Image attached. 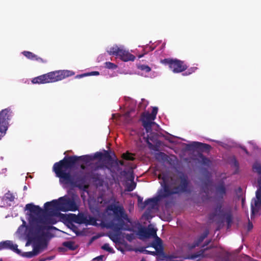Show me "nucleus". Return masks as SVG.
Returning <instances> with one entry per match:
<instances>
[{"mask_svg":"<svg viewBox=\"0 0 261 261\" xmlns=\"http://www.w3.org/2000/svg\"><path fill=\"white\" fill-rule=\"evenodd\" d=\"M158 177L162 180L161 183L162 189L159 191V195L156 197L145 200L143 203V208L151 203L156 204L160 200L173 195L191 192L188 176L183 173H179L175 177L169 176L166 174H160Z\"/></svg>","mask_w":261,"mask_h":261,"instance_id":"f257e3e1","label":"nucleus"},{"mask_svg":"<svg viewBox=\"0 0 261 261\" xmlns=\"http://www.w3.org/2000/svg\"><path fill=\"white\" fill-rule=\"evenodd\" d=\"M25 210L28 211V220L32 226V236H29L26 246L29 242L39 241L44 236V230L47 229L45 226L39 223H43L41 215L43 210L38 205L33 203H28L25 205Z\"/></svg>","mask_w":261,"mask_h":261,"instance_id":"f03ea898","label":"nucleus"},{"mask_svg":"<svg viewBox=\"0 0 261 261\" xmlns=\"http://www.w3.org/2000/svg\"><path fill=\"white\" fill-rule=\"evenodd\" d=\"M72 168L54 164L53 167V171L55 172L56 177L59 178V181L61 184L70 185L84 190L88 189L89 186L88 184H86V176H77L74 179L69 171Z\"/></svg>","mask_w":261,"mask_h":261,"instance_id":"7ed1b4c3","label":"nucleus"},{"mask_svg":"<svg viewBox=\"0 0 261 261\" xmlns=\"http://www.w3.org/2000/svg\"><path fill=\"white\" fill-rule=\"evenodd\" d=\"M108 210L113 212L114 219L118 222L117 223L110 222L108 226L109 228L116 232H119L121 230H132L131 227L127 224V223H131V220L122 206L111 204L108 206Z\"/></svg>","mask_w":261,"mask_h":261,"instance_id":"20e7f679","label":"nucleus"},{"mask_svg":"<svg viewBox=\"0 0 261 261\" xmlns=\"http://www.w3.org/2000/svg\"><path fill=\"white\" fill-rule=\"evenodd\" d=\"M75 72L69 70H59L49 72L33 79L34 84H46L55 83L65 78L73 76Z\"/></svg>","mask_w":261,"mask_h":261,"instance_id":"39448f33","label":"nucleus"},{"mask_svg":"<svg viewBox=\"0 0 261 261\" xmlns=\"http://www.w3.org/2000/svg\"><path fill=\"white\" fill-rule=\"evenodd\" d=\"M46 206H49L58 212L75 211L77 209L75 201L69 197H61L58 200H53L45 203Z\"/></svg>","mask_w":261,"mask_h":261,"instance_id":"423d86ee","label":"nucleus"},{"mask_svg":"<svg viewBox=\"0 0 261 261\" xmlns=\"http://www.w3.org/2000/svg\"><path fill=\"white\" fill-rule=\"evenodd\" d=\"M156 231L157 229L154 228H150L149 226L147 228L141 227L138 230V234L141 239L150 237L154 238V240L151 243L150 246L154 248L157 251H159L160 250L163 251V242L162 239L158 237Z\"/></svg>","mask_w":261,"mask_h":261,"instance_id":"0eeeda50","label":"nucleus"},{"mask_svg":"<svg viewBox=\"0 0 261 261\" xmlns=\"http://www.w3.org/2000/svg\"><path fill=\"white\" fill-rule=\"evenodd\" d=\"M213 216H217L220 219L225 220L227 229L229 228L233 223V216L232 208L230 206L222 207L221 204H217L215 207Z\"/></svg>","mask_w":261,"mask_h":261,"instance_id":"6e6552de","label":"nucleus"},{"mask_svg":"<svg viewBox=\"0 0 261 261\" xmlns=\"http://www.w3.org/2000/svg\"><path fill=\"white\" fill-rule=\"evenodd\" d=\"M79 161L88 163L93 161L92 155H84L79 156L76 155L65 156L63 159L55 164L63 165L65 167L74 168L75 164Z\"/></svg>","mask_w":261,"mask_h":261,"instance_id":"1a4fd4ad","label":"nucleus"},{"mask_svg":"<svg viewBox=\"0 0 261 261\" xmlns=\"http://www.w3.org/2000/svg\"><path fill=\"white\" fill-rule=\"evenodd\" d=\"M162 63L168 65L169 68L174 73H179L185 71L188 66L182 61L176 59H165L162 61Z\"/></svg>","mask_w":261,"mask_h":261,"instance_id":"9d476101","label":"nucleus"},{"mask_svg":"<svg viewBox=\"0 0 261 261\" xmlns=\"http://www.w3.org/2000/svg\"><path fill=\"white\" fill-rule=\"evenodd\" d=\"M211 240L205 242L202 245L203 249H200L198 251L188 255L184 257L185 259H195L199 258V259L203 258H211L213 256L214 253L212 252H208L207 251L212 248V247H205L211 242Z\"/></svg>","mask_w":261,"mask_h":261,"instance_id":"9b49d317","label":"nucleus"},{"mask_svg":"<svg viewBox=\"0 0 261 261\" xmlns=\"http://www.w3.org/2000/svg\"><path fill=\"white\" fill-rule=\"evenodd\" d=\"M11 109L8 108L0 112V132L5 135L8 128V120L10 119Z\"/></svg>","mask_w":261,"mask_h":261,"instance_id":"f8f14e48","label":"nucleus"},{"mask_svg":"<svg viewBox=\"0 0 261 261\" xmlns=\"http://www.w3.org/2000/svg\"><path fill=\"white\" fill-rule=\"evenodd\" d=\"M44 208L46 213V215L43 219L44 224H55L57 222V220L54 217H59L62 214L58 212L57 210H55L54 208H52L49 206H46L44 205Z\"/></svg>","mask_w":261,"mask_h":261,"instance_id":"ddd939ff","label":"nucleus"},{"mask_svg":"<svg viewBox=\"0 0 261 261\" xmlns=\"http://www.w3.org/2000/svg\"><path fill=\"white\" fill-rule=\"evenodd\" d=\"M140 120L146 133H151L152 132V125L154 124V122L152 121L154 120H152V116L150 115V113L148 112L142 113Z\"/></svg>","mask_w":261,"mask_h":261,"instance_id":"4468645a","label":"nucleus"},{"mask_svg":"<svg viewBox=\"0 0 261 261\" xmlns=\"http://www.w3.org/2000/svg\"><path fill=\"white\" fill-rule=\"evenodd\" d=\"M88 175L90 179L92 180V182L96 187H102L104 183V178L103 176L94 171H91L88 173Z\"/></svg>","mask_w":261,"mask_h":261,"instance_id":"2eb2a0df","label":"nucleus"},{"mask_svg":"<svg viewBox=\"0 0 261 261\" xmlns=\"http://www.w3.org/2000/svg\"><path fill=\"white\" fill-rule=\"evenodd\" d=\"M87 215L80 213L76 215L74 214H70L68 216L67 220L70 222H75L77 224H86L87 221Z\"/></svg>","mask_w":261,"mask_h":261,"instance_id":"dca6fc26","label":"nucleus"},{"mask_svg":"<svg viewBox=\"0 0 261 261\" xmlns=\"http://www.w3.org/2000/svg\"><path fill=\"white\" fill-rule=\"evenodd\" d=\"M17 247V245L16 244H13V242L11 241L7 240L0 242V250L10 249L20 254L21 251L18 249Z\"/></svg>","mask_w":261,"mask_h":261,"instance_id":"f3484780","label":"nucleus"},{"mask_svg":"<svg viewBox=\"0 0 261 261\" xmlns=\"http://www.w3.org/2000/svg\"><path fill=\"white\" fill-rule=\"evenodd\" d=\"M188 146L191 149H198L202 152H209L212 148V147L210 145L199 142H193L191 144H189Z\"/></svg>","mask_w":261,"mask_h":261,"instance_id":"a211bd4d","label":"nucleus"},{"mask_svg":"<svg viewBox=\"0 0 261 261\" xmlns=\"http://www.w3.org/2000/svg\"><path fill=\"white\" fill-rule=\"evenodd\" d=\"M32 242V241H31ZM33 244V250L35 253L37 255L39 254L44 249L47 247V244L45 242H42L41 240L39 241L36 240L32 241ZM30 242H29V243Z\"/></svg>","mask_w":261,"mask_h":261,"instance_id":"6ab92c4d","label":"nucleus"},{"mask_svg":"<svg viewBox=\"0 0 261 261\" xmlns=\"http://www.w3.org/2000/svg\"><path fill=\"white\" fill-rule=\"evenodd\" d=\"M122 61L124 62L134 61L136 58L135 56L121 47L118 56Z\"/></svg>","mask_w":261,"mask_h":261,"instance_id":"aec40b11","label":"nucleus"},{"mask_svg":"<svg viewBox=\"0 0 261 261\" xmlns=\"http://www.w3.org/2000/svg\"><path fill=\"white\" fill-rule=\"evenodd\" d=\"M251 218L252 219L253 217L261 209V199H254L251 203Z\"/></svg>","mask_w":261,"mask_h":261,"instance_id":"412c9836","label":"nucleus"},{"mask_svg":"<svg viewBox=\"0 0 261 261\" xmlns=\"http://www.w3.org/2000/svg\"><path fill=\"white\" fill-rule=\"evenodd\" d=\"M216 195L218 198L223 199L226 194V189L223 182H222L216 186Z\"/></svg>","mask_w":261,"mask_h":261,"instance_id":"4be33fe9","label":"nucleus"},{"mask_svg":"<svg viewBox=\"0 0 261 261\" xmlns=\"http://www.w3.org/2000/svg\"><path fill=\"white\" fill-rule=\"evenodd\" d=\"M93 161L96 159H107L108 160H112V156L108 150H104V153L101 152H96L93 155H92Z\"/></svg>","mask_w":261,"mask_h":261,"instance_id":"5701e85b","label":"nucleus"},{"mask_svg":"<svg viewBox=\"0 0 261 261\" xmlns=\"http://www.w3.org/2000/svg\"><path fill=\"white\" fill-rule=\"evenodd\" d=\"M209 233V231L208 230H205L203 233H202L200 236H199L196 240H195L193 243L189 246V248L190 249H192L195 248L196 247H198L200 244L204 240L205 238H206Z\"/></svg>","mask_w":261,"mask_h":261,"instance_id":"b1692460","label":"nucleus"},{"mask_svg":"<svg viewBox=\"0 0 261 261\" xmlns=\"http://www.w3.org/2000/svg\"><path fill=\"white\" fill-rule=\"evenodd\" d=\"M22 54L28 59L31 60H36L42 63L46 62V61H44L43 59L40 57H38L37 55H35L34 53L31 51H24L22 52Z\"/></svg>","mask_w":261,"mask_h":261,"instance_id":"393cba45","label":"nucleus"},{"mask_svg":"<svg viewBox=\"0 0 261 261\" xmlns=\"http://www.w3.org/2000/svg\"><path fill=\"white\" fill-rule=\"evenodd\" d=\"M121 48V47L115 45L111 47L107 51L110 55H115L118 57Z\"/></svg>","mask_w":261,"mask_h":261,"instance_id":"a878e982","label":"nucleus"},{"mask_svg":"<svg viewBox=\"0 0 261 261\" xmlns=\"http://www.w3.org/2000/svg\"><path fill=\"white\" fill-rule=\"evenodd\" d=\"M115 233H110L108 235L109 238L114 243H119V240H120V237H119V236H120V231L119 232H116L115 231Z\"/></svg>","mask_w":261,"mask_h":261,"instance_id":"bb28decb","label":"nucleus"},{"mask_svg":"<svg viewBox=\"0 0 261 261\" xmlns=\"http://www.w3.org/2000/svg\"><path fill=\"white\" fill-rule=\"evenodd\" d=\"M105 168H107L111 172H112V166H109L108 163L106 165H105L103 164H100L96 166H95L92 171H94V172H96L98 169H103Z\"/></svg>","mask_w":261,"mask_h":261,"instance_id":"cd10ccee","label":"nucleus"},{"mask_svg":"<svg viewBox=\"0 0 261 261\" xmlns=\"http://www.w3.org/2000/svg\"><path fill=\"white\" fill-rule=\"evenodd\" d=\"M134 154L130 153L129 151H126L125 153H123L121 155V158L127 161H134L135 158L134 156Z\"/></svg>","mask_w":261,"mask_h":261,"instance_id":"c85d7f7f","label":"nucleus"},{"mask_svg":"<svg viewBox=\"0 0 261 261\" xmlns=\"http://www.w3.org/2000/svg\"><path fill=\"white\" fill-rule=\"evenodd\" d=\"M86 223L85 224L86 225H96V219L94 217L91 216H87V221H86Z\"/></svg>","mask_w":261,"mask_h":261,"instance_id":"c756f323","label":"nucleus"},{"mask_svg":"<svg viewBox=\"0 0 261 261\" xmlns=\"http://www.w3.org/2000/svg\"><path fill=\"white\" fill-rule=\"evenodd\" d=\"M199 157L201 159L202 164L207 166H209L211 164V160L207 158L204 156L202 154H199Z\"/></svg>","mask_w":261,"mask_h":261,"instance_id":"7c9ffc66","label":"nucleus"},{"mask_svg":"<svg viewBox=\"0 0 261 261\" xmlns=\"http://www.w3.org/2000/svg\"><path fill=\"white\" fill-rule=\"evenodd\" d=\"M110 162L108 163V165L109 166H112V168L113 167H115L116 168H117V169L118 170H119V162H118V160L117 159H113V158H112V160H108Z\"/></svg>","mask_w":261,"mask_h":261,"instance_id":"2f4dec72","label":"nucleus"},{"mask_svg":"<svg viewBox=\"0 0 261 261\" xmlns=\"http://www.w3.org/2000/svg\"><path fill=\"white\" fill-rule=\"evenodd\" d=\"M63 245L71 250H74L76 247L74 245V243L72 241H67L63 243Z\"/></svg>","mask_w":261,"mask_h":261,"instance_id":"473e14b6","label":"nucleus"},{"mask_svg":"<svg viewBox=\"0 0 261 261\" xmlns=\"http://www.w3.org/2000/svg\"><path fill=\"white\" fill-rule=\"evenodd\" d=\"M254 172L257 173L258 174H261V165L258 163H255L252 166Z\"/></svg>","mask_w":261,"mask_h":261,"instance_id":"72a5a7b5","label":"nucleus"},{"mask_svg":"<svg viewBox=\"0 0 261 261\" xmlns=\"http://www.w3.org/2000/svg\"><path fill=\"white\" fill-rule=\"evenodd\" d=\"M138 69L145 71L146 72H149L151 71V68L146 65L140 64L137 66Z\"/></svg>","mask_w":261,"mask_h":261,"instance_id":"f704fd0d","label":"nucleus"},{"mask_svg":"<svg viewBox=\"0 0 261 261\" xmlns=\"http://www.w3.org/2000/svg\"><path fill=\"white\" fill-rule=\"evenodd\" d=\"M21 256L27 258H32L35 256H36V254L35 253L34 251H29V252H24L21 254Z\"/></svg>","mask_w":261,"mask_h":261,"instance_id":"c9c22d12","label":"nucleus"},{"mask_svg":"<svg viewBox=\"0 0 261 261\" xmlns=\"http://www.w3.org/2000/svg\"><path fill=\"white\" fill-rule=\"evenodd\" d=\"M136 187V184L132 181L126 185V190L128 192H131L135 189Z\"/></svg>","mask_w":261,"mask_h":261,"instance_id":"e433bc0d","label":"nucleus"},{"mask_svg":"<svg viewBox=\"0 0 261 261\" xmlns=\"http://www.w3.org/2000/svg\"><path fill=\"white\" fill-rule=\"evenodd\" d=\"M5 197L6 200H8L9 201L12 202L14 201L15 199V197L13 193H11L10 191H8L5 195Z\"/></svg>","mask_w":261,"mask_h":261,"instance_id":"4c0bfd02","label":"nucleus"},{"mask_svg":"<svg viewBox=\"0 0 261 261\" xmlns=\"http://www.w3.org/2000/svg\"><path fill=\"white\" fill-rule=\"evenodd\" d=\"M101 248L103 250L107 251H108L109 252H110V253H114V251L113 249V248L110 247V246H109V244H108V243L104 244L102 246Z\"/></svg>","mask_w":261,"mask_h":261,"instance_id":"58836bf2","label":"nucleus"},{"mask_svg":"<svg viewBox=\"0 0 261 261\" xmlns=\"http://www.w3.org/2000/svg\"><path fill=\"white\" fill-rule=\"evenodd\" d=\"M105 64V67L108 69H116L117 67L116 65L110 62H106Z\"/></svg>","mask_w":261,"mask_h":261,"instance_id":"ea45409f","label":"nucleus"},{"mask_svg":"<svg viewBox=\"0 0 261 261\" xmlns=\"http://www.w3.org/2000/svg\"><path fill=\"white\" fill-rule=\"evenodd\" d=\"M147 105V102L144 99H142V101L139 105V108L140 110L145 109Z\"/></svg>","mask_w":261,"mask_h":261,"instance_id":"a19ab883","label":"nucleus"},{"mask_svg":"<svg viewBox=\"0 0 261 261\" xmlns=\"http://www.w3.org/2000/svg\"><path fill=\"white\" fill-rule=\"evenodd\" d=\"M158 109L157 107H153L150 115L152 116V120H154L158 113Z\"/></svg>","mask_w":261,"mask_h":261,"instance_id":"79ce46f5","label":"nucleus"},{"mask_svg":"<svg viewBox=\"0 0 261 261\" xmlns=\"http://www.w3.org/2000/svg\"><path fill=\"white\" fill-rule=\"evenodd\" d=\"M255 199H261V186H258L257 191L255 192Z\"/></svg>","mask_w":261,"mask_h":261,"instance_id":"37998d69","label":"nucleus"},{"mask_svg":"<svg viewBox=\"0 0 261 261\" xmlns=\"http://www.w3.org/2000/svg\"><path fill=\"white\" fill-rule=\"evenodd\" d=\"M167 156V155L162 152H160L159 153H157L156 155V158L157 159H159L160 158L162 159H165Z\"/></svg>","mask_w":261,"mask_h":261,"instance_id":"c03bdc74","label":"nucleus"},{"mask_svg":"<svg viewBox=\"0 0 261 261\" xmlns=\"http://www.w3.org/2000/svg\"><path fill=\"white\" fill-rule=\"evenodd\" d=\"M125 238L127 241L131 242L135 239V236L133 233L126 234L125 236Z\"/></svg>","mask_w":261,"mask_h":261,"instance_id":"a18cd8bd","label":"nucleus"},{"mask_svg":"<svg viewBox=\"0 0 261 261\" xmlns=\"http://www.w3.org/2000/svg\"><path fill=\"white\" fill-rule=\"evenodd\" d=\"M146 254L152 255H155L156 254L155 251H151L147 250H144L143 251Z\"/></svg>","mask_w":261,"mask_h":261,"instance_id":"49530a36","label":"nucleus"},{"mask_svg":"<svg viewBox=\"0 0 261 261\" xmlns=\"http://www.w3.org/2000/svg\"><path fill=\"white\" fill-rule=\"evenodd\" d=\"M87 76H91V75H98L99 74V72L98 71H92L90 72H88Z\"/></svg>","mask_w":261,"mask_h":261,"instance_id":"de8ad7c7","label":"nucleus"},{"mask_svg":"<svg viewBox=\"0 0 261 261\" xmlns=\"http://www.w3.org/2000/svg\"><path fill=\"white\" fill-rule=\"evenodd\" d=\"M85 76H87V73H84V74L76 75L75 76V79H80V78H82V77H85Z\"/></svg>","mask_w":261,"mask_h":261,"instance_id":"09e8293b","label":"nucleus"},{"mask_svg":"<svg viewBox=\"0 0 261 261\" xmlns=\"http://www.w3.org/2000/svg\"><path fill=\"white\" fill-rule=\"evenodd\" d=\"M103 255H99L98 256H97L95 258H94L93 259V260H102L103 257Z\"/></svg>","mask_w":261,"mask_h":261,"instance_id":"8fccbe9b","label":"nucleus"},{"mask_svg":"<svg viewBox=\"0 0 261 261\" xmlns=\"http://www.w3.org/2000/svg\"><path fill=\"white\" fill-rule=\"evenodd\" d=\"M196 69H197L196 67H192V68H190L189 69H188V71H189L191 72V73L192 74V73L194 72Z\"/></svg>","mask_w":261,"mask_h":261,"instance_id":"3c124183","label":"nucleus"},{"mask_svg":"<svg viewBox=\"0 0 261 261\" xmlns=\"http://www.w3.org/2000/svg\"><path fill=\"white\" fill-rule=\"evenodd\" d=\"M138 202L139 204L142 203L143 202V198H142L140 196H138Z\"/></svg>","mask_w":261,"mask_h":261,"instance_id":"603ef678","label":"nucleus"},{"mask_svg":"<svg viewBox=\"0 0 261 261\" xmlns=\"http://www.w3.org/2000/svg\"><path fill=\"white\" fill-rule=\"evenodd\" d=\"M146 142L150 148H151L153 146V145L152 144V143L149 142V141H148V138L147 139Z\"/></svg>","mask_w":261,"mask_h":261,"instance_id":"864d4df0","label":"nucleus"},{"mask_svg":"<svg viewBox=\"0 0 261 261\" xmlns=\"http://www.w3.org/2000/svg\"><path fill=\"white\" fill-rule=\"evenodd\" d=\"M69 223L70 224V226L72 227V228H74L75 229H76L77 227L74 225V224L73 223V222H70L69 221H68Z\"/></svg>","mask_w":261,"mask_h":261,"instance_id":"5fc2aeb1","label":"nucleus"},{"mask_svg":"<svg viewBox=\"0 0 261 261\" xmlns=\"http://www.w3.org/2000/svg\"><path fill=\"white\" fill-rule=\"evenodd\" d=\"M119 165H121L122 166H124V162L122 160H118Z\"/></svg>","mask_w":261,"mask_h":261,"instance_id":"6e6d98bb","label":"nucleus"},{"mask_svg":"<svg viewBox=\"0 0 261 261\" xmlns=\"http://www.w3.org/2000/svg\"><path fill=\"white\" fill-rule=\"evenodd\" d=\"M191 74V72L189 71H187L185 72H184L182 74L184 75H190Z\"/></svg>","mask_w":261,"mask_h":261,"instance_id":"4d7b16f0","label":"nucleus"},{"mask_svg":"<svg viewBox=\"0 0 261 261\" xmlns=\"http://www.w3.org/2000/svg\"><path fill=\"white\" fill-rule=\"evenodd\" d=\"M258 186H261V176L258 179Z\"/></svg>","mask_w":261,"mask_h":261,"instance_id":"13d9d810","label":"nucleus"},{"mask_svg":"<svg viewBox=\"0 0 261 261\" xmlns=\"http://www.w3.org/2000/svg\"><path fill=\"white\" fill-rule=\"evenodd\" d=\"M242 148L247 154H249V152L245 147H242Z\"/></svg>","mask_w":261,"mask_h":261,"instance_id":"bf43d9fd","label":"nucleus"},{"mask_svg":"<svg viewBox=\"0 0 261 261\" xmlns=\"http://www.w3.org/2000/svg\"><path fill=\"white\" fill-rule=\"evenodd\" d=\"M234 165L236 166H237V167L239 166V164H238V162L236 160L234 161Z\"/></svg>","mask_w":261,"mask_h":261,"instance_id":"052dcab7","label":"nucleus"},{"mask_svg":"<svg viewBox=\"0 0 261 261\" xmlns=\"http://www.w3.org/2000/svg\"><path fill=\"white\" fill-rule=\"evenodd\" d=\"M228 253H226V257L225 258V261H229V260H228Z\"/></svg>","mask_w":261,"mask_h":261,"instance_id":"680f3d73","label":"nucleus"},{"mask_svg":"<svg viewBox=\"0 0 261 261\" xmlns=\"http://www.w3.org/2000/svg\"><path fill=\"white\" fill-rule=\"evenodd\" d=\"M252 227H253L252 224H249V226H248V229L249 230V229H251Z\"/></svg>","mask_w":261,"mask_h":261,"instance_id":"e2e57ef3","label":"nucleus"},{"mask_svg":"<svg viewBox=\"0 0 261 261\" xmlns=\"http://www.w3.org/2000/svg\"><path fill=\"white\" fill-rule=\"evenodd\" d=\"M81 168L82 169H85V166L84 165H81Z\"/></svg>","mask_w":261,"mask_h":261,"instance_id":"0e129e2a","label":"nucleus"},{"mask_svg":"<svg viewBox=\"0 0 261 261\" xmlns=\"http://www.w3.org/2000/svg\"><path fill=\"white\" fill-rule=\"evenodd\" d=\"M143 56H144V55H143V54L139 55L138 56V58H141L143 57Z\"/></svg>","mask_w":261,"mask_h":261,"instance_id":"69168bd1","label":"nucleus"},{"mask_svg":"<svg viewBox=\"0 0 261 261\" xmlns=\"http://www.w3.org/2000/svg\"><path fill=\"white\" fill-rule=\"evenodd\" d=\"M140 261H146V260L144 258H142Z\"/></svg>","mask_w":261,"mask_h":261,"instance_id":"338daca9","label":"nucleus"},{"mask_svg":"<svg viewBox=\"0 0 261 261\" xmlns=\"http://www.w3.org/2000/svg\"><path fill=\"white\" fill-rule=\"evenodd\" d=\"M0 261H3L2 258H0Z\"/></svg>","mask_w":261,"mask_h":261,"instance_id":"774afa93","label":"nucleus"}]
</instances>
